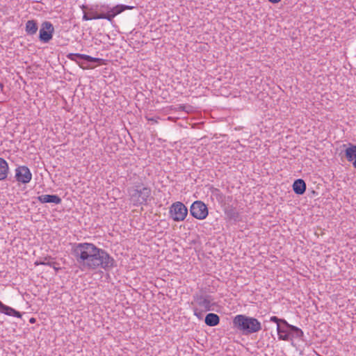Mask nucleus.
Returning <instances> with one entry per match:
<instances>
[{"label":"nucleus","mask_w":356,"mask_h":356,"mask_svg":"<svg viewBox=\"0 0 356 356\" xmlns=\"http://www.w3.org/2000/svg\"><path fill=\"white\" fill-rule=\"evenodd\" d=\"M233 324L245 334L258 332L261 330V324L257 318L242 314L234 318Z\"/></svg>","instance_id":"3"},{"label":"nucleus","mask_w":356,"mask_h":356,"mask_svg":"<svg viewBox=\"0 0 356 356\" xmlns=\"http://www.w3.org/2000/svg\"><path fill=\"white\" fill-rule=\"evenodd\" d=\"M270 2L275 3L280 2L281 0H268Z\"/></svg>","instance_id":"26"},{"label":"nucleus","mask_w":356,"mask_h":356,"mask_svg":"<svg viewBox=\"0 0 356 356\" xmlns=\"http://www.w3.org/2000/svg\"><path fill=\"white\" fill-rule=\"evenodd\" d=\"M30 322L31 323H34L35 322V319L34 318H31L30 319Z\"/></svg>","instance_id":"30"},{"label":"nucleus","mask_w":356,"mask_h":356,"mask_svg":"<svg viewBox=\"0 0 356 356\" xmlns=\"http://www.w3.org/2000/svg\"><path fill=\"white\" fill-rule=\"evenodd\" d=\"M225 212L230 219L235 220L238 217V213L236 209L232 207L227 206L225 207Z\"/></svg>","instance_id":"22"},{"label":"nucleus","mask_w":356,"mask_h":356,"mask_svg":"<svg viewBox=\"0 0 356 356\" xmlns=\"http://www.w3.org/2000/svg\"><path fill=\"white\" fill-rule=\"evenodd\" d=\"M169 213L174 221L180 222L186 218L188 209L182 202H176L170 207Z\"/></svg>","instance_id":"7"},{"label":"nucleus","mask_w":356,"mask_h":356,"mask_svg":"<svg viewBox=\"0 0 356 356\" xmlns=\"http://www.w3.org/2000/svg\"><path fill=\"white\" fill-rule=\"evenodd\" d=\"M291 331V333L289 337L290 341H289L291 342V343H293V341L294 339H301L304 336L303 331L295 325L292 326Z\"/></svg>","instance_id":"20"},{"label":"nucleus","mask_w":356,"mask_h":356,"mask_svg":"<svg viewBox=\"0 0 356 356\" xmlns=\"http://www.w3.org/2000/svg\"><path fill=\"white\" fill-rule=\"evenodd\" d=\"M185 108H186V106H184V105H180L179 106V108L181 109V110H185Z\"/></svg>","instance_id":"28"},{"label":"nucleus","mask_w":356,"mask_h":356,"mask_svg":"<svg viewBox=\"0 0 356 356\" xmlns=\"http://www.w3.org/2000/svg\"><path fill=\"white\" fill-rule=\"evenodd\" d=\"M0 312L8 316H12L17 318H21L22 314L19 312L16 311L15 309L7 306L0 301Z\"/></svg>","instance_id":"13"},{"label":"nucleus","mask_w":356,"mask_h":356,"mask_svg":"<svg viewBox=\"0 0 356 356\" xmlns=\"http://www.w3.org/2000/svg\"><path fill=\"white\" fill-rule=\"evenodd\" d=\"M72 254L82 270H96L99 268L109 270L115 266V260L104 250L93 243H74Z\"/></svg>","instance_id":"1"},{"label":"nucleus","mask_w":356,"mask_h":356,"mask_svg":"<svg viewBox=\"0 0 356 356\" xmlns=\"http://www.w3.org/2000/svg\"><path fill=\"white\" fill-rule=\"evenodd\" d=\"M353 165L356 169V159L353 162Z\"/></svg>","instance_id":"29"},{"label":"nucleus","mask_w":356,"mask_h":356,"mask_svg":"<svg viewBox=\"0 0 356 356\" xmlns=\"http://www.w3.org/2000/svg\"><path fill=\"white\" fill-rule=\"evenodd\" d=\"M133 6L125 5H117L113 8L108 6L102 7V13L98 14L96 12L91 11L88 13H84L83 20L88 21L92 19H106L109 22H112L113 19L118 15L120 14L125 10L132 9Z\"/></svg>","instance_id":"2"},{"label":"nucleus","mask_w":356,"mask_h":356,"mask_svg":"<svg viewBox=\"0 0 356 356\" xmlns=\"http://www.w3.org/2000/svg\"><path fill=\"white\" fill-rule=\"evenodd\" d=\"M349 147L345 150V156L349 162H353L356 159V145L349 144Z\"/></svg>","instance_id":"17"},{"label":"nucleus","mask_w":356,"mask_h":356,"mask_svg":"<svg viewBox=\"0 0 356 356\" xmlns=\"http://www.w3.org/2000/svg\"><path fill=\"white\" fill-rule=\"evenodd\" d=\"M56 265H57V264L56 263V264L54 265V267H53V268L56 271H58L60 269V268L57 267Z\"/></svg>","instance_id":"27"},{"label":"nucleus","mask_w":356,"mask_h":356,"mask_svg":"<svg viewBox=\"0 0 356 356\" xmlns=\"http://www.w3.org/2000/svg\"><path fill=\"white\" fill-rule=\"evenodd\" d=\"M9 173V165L8 162L0 157V181H4L7 179Z\"/></svg>","instance_id":"15"},{"label":"nucleus","mask_w":356,"mask_h":356,"mask_svg":"<svg viewBox=\"0 0 356 356\" xmlns=\"http://www.w3.org/2000/svg\"><path fill=\"white\" fill-rule=\"evenodd\" d=\"M15 179L22 184H28L32 179V173L29 168L25 165H21L15 169Z\"/></svg>","instance_id":"10"},{"label":"nucleus","mask_w":356,"mask_h":356,"mask_svg":"<svg viewBox=\"0 0 356 356\" xmlns=\"http://www.w3.org/2000/svg\"><path fill=\"white\" fill-rule=\"evenodd\" d=\"M270 321L275 323L277 326L278 325H282L283 321H286V320L283 319V318H279L278 317H277L275 316H273L270 318Z\"/></svg>","instance_id":"24"},{"label":"nucleus","mask_w":356,"mask_h":356,"mask_svg":"<svg viewBox=\"0 0 356 356\" xmlns=\"http://www.w3.org/2000/svg\"><path fill=\"white\" fill-rule=\"evenodd\" d=\"M193 313L195 316L197 317L198 319H202L203 317V314L207 311H203L200 308L193 307Z\"/></svg>","instance_id":"23"},{"label":"nucleus","mask_w":356,"mask_h":356,"mask_svg":"<svg viewBox=\"0 0 356 356\" xmlns=\"http://www.w3.org/2000/svg\"><path fill=\"white\" fill-rule=\"evenodd\" d=\"M147 120L149 122H152V123H157L158 121H157V119L154 118H147Z\"/></svg>","instance_id":"25"},{"label":"nucleus","mask_w":356,"mask_h":356,"mask_svg":"<svg viewBox=\"0 0 356 356\" xmlns=\"http://www.w3.org/2000/svg\"><path fill=\"white\" fill-rule=\"evenodd\" d=\"M293 325L289 324L286 321H283L282 325H278L277 326V332L279 340L282 341H290V335L291 333V328Z\"/></svg>","instance_id":"11"},{"label":"nucleus","mask_w":356,"mask_h":356,"mask_svg":"<svg viewBox=\"0 0 356 356\" xmlns=\"http://www.w3.org/2000/svg\"><path fill=\"white\" fill-rule=\"evenodd\" d=\"M190 213L195 218L198 220L205 219L209 213L207 205L202 201H195L191 206Z\"/></svg>","instance_id":"8"},{"label":"nucleus","mask_w":356,"mask_h":356,"mask_svg":"<svg viewBox=\"0 0 356 356\" xmlns=\"http://www.w3.org/2000/svg\"><path fill=\"white\" fill-rule=\"evenodd\" d=\"M38 200L41 203H54L58 204L61 202V198L56 195H42L38 196Z\"/></svg>","instance_id":"12"},{"label":"nucleus","mask_w":356,"mask_h":356,"mask_svg":"<svg viewBox=\"0 0 356 356\" xmlns=\"http://www.w3.org/2000/svg\"><path fill=\"white\" fill-rule=\"evenodd\" d=\"M194 307L200 308L203 311L213 310L215 305L214 298L209 294L200 291L193 295Z\"/></svg>","instance_id":"5"},{"label":"nucleus","mask_w":356,"mask_h":356,"mask_svg":"<svg viewBox=\"0 0 356 356\" xmlns=\"http://www.w3.org/2000/svg\"><path fill=\"white\" fill-rule=\"evenodd\" d=\"M128 193L134 206L146 205L150 200L152 190L142 184H137L129 188Z\"/></svg>","instance_id":"4"},{"label":"nucleus","mask_w":356,"mask_h":356,"mask_svg":"<svg viewBox=\"0 0 356 356\" xmlns=\"http://www.w3.org/2000/svg\"><path fill=\"white\" fill-rule=\"evenodd\" d=\"M204 322L208 326L213 327L219 324L220 317L216 314L209 313L205 316Z\"/></svg>","instance_id":"16"},{"label":"nucleus","mask_w":356,"mask_h":356,"mask_svg":"<svg viewBox=\"0 0 356 356\" xmlns=\"http://www.w3.org/2000/svg\"><path fill=\"white\" fill-rule=\"evenodd\" d=\"M67 58L76 62L79 66L83 69H92L94 68L93 66L90 65H86L85 63L83 61H81V60H86L87 62H95V63H102L103 61V59L99 58H94L90 56L86 55V54H69L67 56Z\"/></svg>","instance_id":"6"},{"label":"nucleus","mask_w":356,"mask_h":356,"mask_svg":"<svg viewBox=\"0 0 356 356\" xmlns=\"http://www.w3.org/2000/svg\"><path fill=\"white\" fill-rule=\"evenodd\" d=\"M293 190L297 195H302L306 191V184L302 179H296L293 184Z\"/></svg>","instance_id":"14"},{"label":"nucleus","mask_w":356,"mask_h":356,"mask_svg":"<svg viewBox=\"0 0 356 356\" xmlns=\"http://www.w3.org/2000/svg\"><path fill=\"white\" fill-rule=\"evenodd\" d=\"M216 198L225 207L229 206V203L232 202L233 197L232 195L225 196L220 192L219 190L216 189Z\"/></svg>","instance_id":"18"},{"label":"nucleus","mask_w":356,"mask_h":356,"mask_svg":"<svg viewBox=\"0 0 356 356\" xmlns=\"http://www.w3.org/2000/svg\"><path fill=\"white\" fill-rule=\"evenodd\" d=\"M54 28L53 24L48 21L44 22L40 29L39 38L42 42L47 43L52 39Z\"/></svg>","instance_id":"9"},{"label":"nucleus","mask_w":356,"mask_h":356,"mask_svg":"<svg viewBox=\"0 0 356 356\" xmlns=\"http://www.w3.org/2000/svg\"><path fill=\"white\" fill-rule=\"evenodd\" d=\"M35 264L36 266L44 265V266H50V267H54V265L56 264V262L54 261L51 258L44 257V258L41 259L40 260H37L35 262Z\"/></svg>","instance_id":"21"},{"label":"nucleus","mask_w":356,"mask_h":356,"mask_svg":"<svg viewBox=\"0 0 356 356\" xmlns=\"http://www.w3.org/2000/svg\"><path fill=\"white\" fill-rule=\"evenodd\" d=\"M38 29V24L35 20H28L26 23L25 31L28 35H33Z\"/></svg>","instance_id":"19"}]
</instances>
